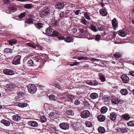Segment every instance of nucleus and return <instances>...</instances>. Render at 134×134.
I'll return each mask as SVG.
<instances>
[{"label":"nucleus","instance_id":"obj_55","mask_svg":"<svg viewBox=\"0 0 134 134\" xmlns=\"http://www.w3.org/2000/svg\"><path fill=\"white\" fill-rule=\"evenodd\" d=\"M120 129V131L121 133H124L126 132L127 131V130L125 128H122L121 129Z\"/></svg>","mask_w":134,"mask_h":134},{"label":"nucleus","instance_id":"obj_4","mask_svg":"<svg viewBox=\"0 0 134 134\" xmlns=\"http://www.w3.org/2000/svg\"><path fill=\"white\" fill-rule=\"evenodd\" d=\"M84 27L82 26L79 27L78 30L79 32H80V34L81 36H84L85 37L88 35V32L87 31H85V32L83 30Z\"/></svg>","mask_w":134,"mask_h":134},{"label":"nucleus","instance_id":"obj_25","mask_svg":"<svg viewBox=\"0 0 134 134\" xmlns=\"http://www.w3.org/2000/svg\"><path fill=\"white\" fill-rule=\"evenodd\" d=\"M49 98L50 100L57 101V98L54 94H51L49 96Z\"/></svg>","mask_w":134,"mask_h":134},{"label":"nucleus","instance_id":"obj_52","mask_svg":"<svg viewBox=\"0 0 134 134\" xmlns=\"http://www.w3.org/2000/svg\"><path fill=\"white\" fill-rule=\"evenodd\" d=\"M110 34L111 35H112L111 36H112V38H114L116 36V35L117 34V32H110Z\"/></svg>","mask_w":134,"mask_h":134},{"label":"nucleus","instance_id":"obj_32","mask_svg":"<svg viewBox=\"0 0 134 134\" xmlns=\"http://www.w3.org/2000/svg\"><path fill=\"white\" fill-rule=\"evenodd\" d=\"M33 7V5L31 4H26L24 5V7L27 9H30L31 8Z\"/></svg>","mask_w":134,"mask_h":134},{"label":"nucleus","instance_id":"obj_11","mask_svg":"<svg viewBox=\"0 0 134 134\" xmlns=\"http://www.w3.org/2000/svg\"><path fill=\"white\" fill-rule=\"evenodd\" d=\"M112 25L114 30H116V29L118 26V22L116 19L114 18L112 21Z\"/></svg>","mask_w":134,"mask_h":134},{"label":"nucleus","instance_id":"obj_41","mask_svg":"<svg viewBox=\"0 0 134 134\" xmlns=\"http://www.w3.org/2000/svg\"><path fill=\"white\" fill-rule=\"evenodd\" d=\"M85 124L86 126L88 127H91L92 126V124L91 122L89 121H86Z\"/></svg>","mask_w":134,"mask_h":134},{"label":"nucleus","instance_id":"obj_59","mask_svg":"<svg viewBox=\"0 0 134 134\" xmlns=\"http://www.w3.org/2000/svg\"><path fill=\"white\" fill-rule=\"evenodd\" d=\"M80 10H77L76 11L74 10H73V11L74 12V13L77 15H78L79 14V12H80Z\"/></svg>","mask_w":134,"mask_h":134},{"label":"nucleus","instance_id":"obj_35","mask_svg":"<svg viewBox=\"0 0 134 134\" xmlns=\"http://www.w3.org/2000/svg\"><path fill=\"white\" fill-rule=\"evenodd\" d=\"M25 21L26 23L28 24H32L33 22V19L31 18H29L26 19Z\"/></svg>","mask_w":134,"mask_h":134},{"label":"nucleus","instance_id":"obj_51","mask_svg":"<svg viewBox=\"0 0 134 134\" xmlns=\"http://www.w3.org/2000/svg\"><path fill=\"white\" fill-rule=\"evenodd\" d=\"M92 86H97L98 85V82L96 80H92Z\"/></svg>","mask_w":134,"mask_h":134},{"label":"nucleus","instance_id":"obj_50","mask_svg":"<svg viewBox=\"0 0 134 134\" xmlns=\"http://www.w3.org/2000/svg\"><path fill=\"white\" fill-rule=\"evenodd\" d=\"M41 120L42 122H44L46 121V118L44 116H42L41 117Z\"/></svg>","mask_w":134,"mask_h":134},{"label":"nucleus","instance_id":"obj_58","mask_svg":"<svg viewBox=\"0 0 134 134\" xmlns=\"http://www.w3.org/2000/svg\"><path fill=\"white\" fill-rule=\"evenodd\" d=\"M80 102L79 101V100H77V99H76L75 101L74 102V104L75 105H78L79 104H80Z\"/></svg>","mask_w":134,"mask_h":134},{"label":"nucleus","instance_id":"obj_63","mask_svg":"<svg viewBox=\"0 0 134 134\" xmlns=\"http://www.w3.org/2000/svg\"><path fill=\"white\" fill-rule=\"evenodd\" d=\"M130 75L134 77V71H130L129 72Z\"/></svg>","mask_w":134,"mask_h":134},{"label":"nucleus","instance_id":"obj_10","mask_svg":"<svg viewBox=\"0 0 134 134\" xmlns=\"http://www.w3.org/2000/svg\"><path fill=\"white\" fill-rule=\"evenodd\" d=\"M111 102L115 104H121L123 103V101L122 100H120L117 98H114L112 99Z\"/></svg>","mask_w":134,"mask_h":134},{"label":"nucleus","instance_id":"obj_28","mask_svg":"<svg viewBox=\"0 0 134 134\" xmlns=\"http://www.w3.org/2000/svg\"><path fill=\"white\" fill-rule=\"evenodd\" d=\"M91 98L93 99H95L97 98L98 97V94L95 93H93L90 94Z\"/></svg>","mask_w":134,"mask_h":134},{"label":"nucleus","instance_id":"obj_62","mask_svg":"<svg viewBox=\"0 0 134 134\" xmlns=\"http://www.w3.org/2000/svg\"><path fill=\"white\" fill-rule=\"evenodd\" d=\"M90 60L91 61H100V60L99 59H98L96 58H92L90 59Z\"/></svg>","mask_w":134,"mask_h":134},{"label":"nucleus","instance_id":"obj_12","mask_svg":"<svg viewBox=\"0 0 134 134\" xmlns=\"http://www.w3.org/2000/svg\"><path fill=\"white\" fill-rule=\"evenodd\" d=\"M3 72L5 74L12 75L14 74V71L11 70L9 69H5L3 71Z\"/></svg>","mask_w":134,"mask_h":134},{"label":"nucleus","instance_id":"obj_27","mask_svg":"<svg viewBox=\"0 0 134 134\" xmlns=\"http://www.w3.org/2000/svg\"><path fill=\"white\" fill-rule=\"evenodd\" d=\"M99 78L100 80L102 82H104L105 81L106 79L104 75L101 74L99 75Z\"/></svg>","mask_w":134,"mask_h":134},{"label":"nucleus","instance_id":"obj_42","mask_svg":"<svg viewBox=\"0 0 134 134\" xmlns=\"http://www.w3.org/2000/svg\"><path fill=\"white\" fill-rule=\"evenodd\" d=\"M12 50L9 48H6L4 50V53H10L12 52Z\"/></svg>","mask_w":134,"mask_h":134},{"label":"nucleus","instance_id":"obj_7","mask_svg":"<svg viewBox=\"0 0 134 134\" xmlns=\"http://www.w3.org/2000/svg\"><path fill=\"white\" fill-rule=\"evenodd\" d=\"M56 9H63L64 7V4L62 2H58L56 3Z\"/></svg>","mask_w":134,"mask_h":134},{"label":"nucleus","instance_id":"obj_19","mask_svg":"<svg viewBox=\"0 0 134 134\" xmlns=\"http://www.w3.org/2000/svg\"><path fill=\"white\" fill-rule=\"evenodd\" d=\"M17 40L15 39H13L8 41L9 44L11 46H13L17 43Z\"/></svg>","mask_w":134,"mask_h":134},{"label":"nucleus","instance_id":"obj_21","mask_svg":"<svg viewBox=\"0 0 134 134\" xmlns=\"http://www.w3.org/2000/svg\"><path fill=\"white\" fill-rule=\"evenodd\" d=\"M98 120L100 122H103L105 119V117L103 115H100L97 117Z\"/></svg>","mask_w":134,"mask_h":134},{"label":"nucleus","instance_id":"obj_26","mask_svg":"<svg viewBox=\"0 0 134 134\" xmlns=\"http://www.w3.org/2000/svg\"><path fill=\"white\" fill-rule=\"evenodd\" d=\"M57 112L55 111L51 112L49 114V116L52 117L53 118H55L57 116Z\"/></svg>","mask_w":134,"mask_h":134},{"label":"nucleus","instance_id":"obj_34","mask_svg":"<svg viewBox=\"0 0 134 134\" xmlns=\"http://www.w3.org/2000/svg\"><path fill=\"white\" fill-rule=\"evenodd\" d=\"M107 110V108L105 107H102L100 109V112L102 113H105Z\"/></svg>","mask_w":134,"mask_h":134},{"label":"nucleus","instance_id":"obj_56","mask_svg":"<svg viewBox=\"0 0 134 134\" xmlns=\"http://www.w3.org/2000/svg\"><path fill=\"white\" fill-rule=\"evenodd\" d=\"M77 59L80 60H87L88 59H87L86 57H84L82 56L78 57Z\"/></svg>","mask_w":134,"mask_h":134},{"label":"nucleus","instance_id":"obj_2","mask_svg":"<svg viewBox=\"0 0 134 134\" xmlns=\"http://www.w3.org/2000/svg\"><path fill=\"white\" fill-rule=\"evenodd\" d=\"M27 88L29 92L31 93L34 94L37 91V88L36 86L33 84H29L27 86Z\"/></svg>","mask_w":134,"mask_h":134},{"label":"nucleus","instance_id":"obj_37","mask_svg":"<svg viewBox=\"0 0 134 134\" xmlns=\"http://www.w3.org/2000/svg\"><path fill=\"white\" fill-rule=\"evenodd\" d=\"M96 26L98 28V30L99 31H102L104 29V28L101 25L97 24Z\"/></svg>","mask_w":134,"mask_h":134},{"label":"nucleus","instance_id":"obj_3","mask_svg":"<svg viewBox=\"0 0 134 134\" xmlns=\"http://www.w3.org/2000/svg\"><path fill=\"white\" fill-rule=\"evenodd\" d=\"M21 56L18 55L15 56L13 60L12 64L15 65L19 64L20 63Z\"/></svg>","mask_w":134,"mask_h":134},{"label":"nucleus","instance_id":"obj_36","mask_svg":"<svg viewBox=\"0 0 134 134\" xmlns=\"http://www.w3.org/2000/svg\"><path fill=\"white\" fill-rule=\"evenodd\" d=\"M66 113L68 115L73 116L74 115V112L73 110H67L66 111Z\"/></svg>","mask_w":134,"mask_h":134},{"label":"nucleus","instance_id":"obj_6","mask_svg":"<svg viewBox=\"0 0 134 134\" xmlns=\"http://www.w3.org/2000/svg\"><path fill=\"white\" fill-rule=\"evenodd\" d=\"M26 45L30 47H32L34 48H35L37 50H40L42 49V47L38 44L36 45V46L30 43H26Z\"/></svg>","mask_w":134,"mask_h":134},{"label":"nucleus","instance_id":"obj_61","mask_svg":"<svg viewBox=\"0 0 134 134\" xmlns=\"http://www.w3.org/2000/svg\"><path fill=\"white\" fill-rule=\"evenodd\" d=\"M86 83L88 84L89 85H91L92 86V81H90V80L87 81L86 82Z\"/></svg>","mask_w":134,"mask_h":134},{"label":"nucleus","instance_id":"obj_48","mask_svg":"<svg viewBox=\"0 0 134 134\" xmlns=\"http://www.w3.org/2000/svg\"><path fill=\"white\" fill-rule=\"evenodd\" d=\"M67 13H65L64 12H62L60 13L59 14V17L60 18H62L64 17L65 15H67Z\"/></svg>","mask_w":134,"mask_h":134},{"label":"nucleus","instance_id":"obj_24","mask_svg":"<svg viewBox=\"0 0 134 134\" xmlns=\"http://www.w3.org/2000/svg\"><path fill=\"white\" fill-rule=\"evenodd\" d=\"M98 131L99 133H105V130L104 127L99 126L98 128Z\"/></svg>","mask_w":134,"mask_h":134},{"label":"nucleus","instance_id":"obj_13","mask_svg":"<svg viewBox=\"0 0 134 134\" xmlns=\"http://www.w3.org/2000/svg\"><path fill=\"white\" fill-rule=\"evenodd\" d=\"M29 125L33 127H35L37 126V123L34 121H30L28 122Z\"/></svg>","mask_w":134,"mask_h":134},{"label":"nucleus","instance_id":"obj_38","mask_svg":"<svg viewBox=\"0 0 134 134\" xmlns=\"http://www.w3.org/2000/svg\"><path fill=\"white\" fill-rule=\"evenodd\" d=\"M52 32V30L50 28H47L45 31L46 34L48 35L51 34Z\"/></svg>","mask_w":134,"mask_h":134},{"label":"nucleus","instance_id":"obj_49","mask_svg":"<svg viewBox=\"0 0 134 134\" xmlns=\"http://www.w3.org/2000/svg\"><path fill=\"white\" fill-rule=\"evenodd\" d=\"M81 22L86 25H87V21L84 18L81 19Z\"/></svg>","mask_w":134,"mask_h":134},{"label":"nucleus","instance_id":"obj_45","mask_svg":"<svg viewBox=\"0 0 134 134\" xmlns=\"http://www.w3.org/2000/svg\"><path fill=\"white\" fill-rule=\"evenodd\" d=\"M27 64L29 66H32L34 65V62L32 60H29Z\"/></svg>","mask_w":134,"mask_h":134},{"label":"nucleus","instance_id":"obj_22","mask_svg":"<svg viewBox=\"0 0 134 134\" xmlns=\"http://www.w3.org/2000/svg\"><path fill=\"white\" fill-rule=\"evenodd\" d=\"M65 41L66 42L70 43L73 42V39L69 36H68L65 37Z\"/></svg>","mask_w":134,"mask_h":134},{"label":"nucleus","instance_id":"obj_60","mask_svg":"<svg viewBox=\"0 0 134 134\" xmlns=\"http://www.w3.org/2000/svg\"><path fill=\"white\" fill-rule=\"evenodd\" d=\"M37 25L38 27H39L40 28H42L43 26V24L42 23H37Z\"/></svg>","mask_w":134,"mask_h":134},{"label":"nucleus","instance_id":"obj_44","mask_svg":"<svg viewBox=\"0 0 134 134\" xmlns=\"http://www.w3.org/2000/svg\"><path fill=\"white\" fill-rule=\"evenodd\" d=\"M127 125L129 126H134V121H132L128 122L127 123Z\"/></svg>","mask_w":134,"mask_h":134},{"label":"nucleus","instance_id":"obj_17","mask_svg":"<svg viewBox=\"0 0 134 134\" xmlns=\"http://www.w3.org/2000/svg\"><path fill=\"white\" fill-rule=\"evenodd\" d=\"M121 117L122 119L126 121L129 120L130 118V116L128 114H125L122 115Z\"/></svg>","mask_w":134,"mask_h":134},{"label":"nucleus","instance_id":"obj_20","mask_svg":"<svg viewBox=\"0 0 134 134\" xmlns=\"http://www.w3.org/2000/svg\"><path fill=\"white\" fill-rule=\"evenodd\" d=\"M65 98V96L60 98L58 100H57V101L59 103H64L66 102Z\"/></svg>","mask_w":134,"mask_h":134},{"label":"nucleus","instance_id":"obj_54","mask_svg":"<svg viewBox=\"0 0 134 134\" xmlns=\"http://www.w3.org/2000/svg\"><path fill=\"white\" fill-rule=\"evenodd\" d=\"M101 35H100L97 34L96 35L95 40H96L98 41L100 39Z\"/></svg>","mask_w":134,"mask_h":134},{"label":"nucleus","instance_id":"obj_33","mask_svg":"<svg viewBox=\"0 0 134 134\" xmlns=\"http://www.w3.org/2000/svg\"><path fill=\"white\" fill-rule=\"evenodd\" d=\"M8 10L11 12H15L17 10L16 8L14 7H10L8 8Z\"/></svg>","mask_w":134,"mask_h":134},{"label":"nucleus","instance_id":"obj_40","mask_svg":"<svg viewBox=\"0 0 134 134\" xmlns=\"http://www.w3.org/2000/svg\"><path fill=\"white\" fill-rule=\"evenodd\" d=\"M91 29L94 32H96L97 31V30L96 27L93 25H91L90 26Z\"/></svg>","mask_w":134,"mask_h":134},{"label":"nucleus","instance_id":"obj_23","mask_svg":"<svg viewBox=\"0 0 134 134\" xmlns=\"http://www.w3.org/2000/svg\"><path fill=\"white\" fill-rule=\"evenodd\" d=\"M1 122L5 126H8L10 125V123L7 120L5 119L2 120L1 121Z\"/></svg>","mask_w":134,"mask_h":134},{"label":"nucleus","instance_id":"obj_39","mask_svg":"<svg viewBox=\"0 0 134 134\" xmlns=\"http://www.w3.org/2000/svg\"><path fill=\"white\" fill-rule=\"evenodd\" d=\"M113 55L114 57L116 58H119L121 57V54L120 53L117 52L115 54H114Z\"/></svg>","mask_w":134,"mask_h":134},{"label":"nucleus","instance_id":"obj_47","mask_svg":"<svg viewBox=\"0 0 134 134\" xmlns=\"http://www.w3.org/2000/svg\"><path fill=\"white\" fill-rule=\"evenodd\" d=\"M14 86L12 83H9L7 85L6 87L7 88H11L14 87Z\"/></svg>","mask_w":134,"mask_h":134},{"label":"nucleus","instance_id":"obj_64","mask_svg":"<svg viewBox=\"0 0 134 134\" xmlns=\"http://www.w3.org/2000/svg\"><path fill=\"white\" fill-rule=\"evenodd\" d=\"M77 29L75 27H74L72 29V31L74 33H76L77 32Z\"/></svg>","mask_w":134,"mask_h":134},{"label":"nucleus","instance_id":"obj_43","mask_svg":"<svg viewBox=\"0 0 134 134\" xmlns=\"http://www.w3.org/2000/svg\"><path fill=\"white\" fill-rule=\"evenodd\" d=\"M59 34V33L58 32L54 31H53L51 34L53 36H57Z\"/></svg>","mask_w":134,"mask_h":134},{"label":"nucleus","instance_id":"obj_1","mask_svg":"<svg viewBox=\"0 0 134 134\" xmlns=\"http://www.w3.org/2000/svg\"><path fill=\"white\" fill-rule=\"evenodd\" d=\"M50 12V10L48 7H44L40 12V16L42 17H43L49 14Z\"/></svg>","mask_w":134,"mask_h":134},{"label":"nucleus","instance_id":"obj_57","mask_svg":"<svg viewBox=\"0 0 134 134\" xmlns=\"http://www.w3.org/2000/svg\"><path fill=\"white\" fill-rule=\"evenodd\" d=\"M79 63V62H73L72 64H69V65L71 66H72L75 65H76Z\"/></svg>","mask_w":134,"mask_h":134},{"label":"nucleus","instance_id":"obj_29","mask_svg":"<svg viewBox=\"0 0 134 134\" xmlns=\"http://www.w3.org/2000/svg\"><path fill=\"white\" fill-rule=\"evenodd\" d=\"M66 94L67 97L69 99L68 101H70L72 100L73 98H74V96L71 94H69L67 93H64V95L65 94Z\"/></svg>","mask_w":134,"mask_h":134},{"label":"nucleus","instance_id":"obj_5","mask_svg":"<svg viewBox=\"0 0 134 134\" xmlns=\"http://www.w3.org/2000/svg\"><path fill=\"white\" fill-rule=\"evenodd\" d=\"M90 115V113L88 110H84L81 112V116L82 118L86 119L88 118Z\"/></svg>","mask_w":134,"mask_h":134},{"label":"nucleus","instance_id":"obj_14","mask_svg":"<svg viewBox=\"0 0 134 134\" xmlns=\"http://www.w3.org/2000/svg\"><path fill=\"white\" fill-rule=\"evenodd\" d=\"M110 115V118L111 120L114 121L116 119L117 114L115 112H112L111 113Z\"/></svg>","mask_w":134,"mask_h":134},{"label":"nucleus","instance_id":"obj_46","mask_svg":"<svg viewBox=\"0 0 134 134\" xmlns=\"http://www.w3.org/2000/svg\"><path fill=\"white\" fill-rule=\"evenodd\" d=\"M84 16L85 18L87 19L88 20L90 19V17L88 13L86 12H85L84 13Z\"/></svg>","mask_w":134,"mask_h":134},{"label":"nucleus","instance_id":"obj_53","mask_svg":"<svg viewBox=\"0 0 134 134\" xmlns=\"http://www.w3.org/2000/svg\"><path fill=\"white\" fill-rule=\"evenodd\" d=\"M25 13H21L20 15L18 16V17L20 18L21 19L25 16Z\"/></svg>","mask_w":134,"mask_h":134},{"label":"nucleus","instance_id":"obj_16","mask_svg":"<svg viewBox=\"0 0 134 134\" xmlns=\"http://www.w3.org/2000/svg\"><path fill=\"white\" fill-rule=\"evenodd\" d=\"M13 119L15 121H18L21 119V117L18 114H16L13 116Z\"/></svg>","mask_w":134,"mask_h":134},{"label":"nucleus","instance_id":"obj_8","mask_svg":"<svg viewBox=\"0 0 134 134\" xmlns=\"http://www.w3.org/2000/svg\"><path fill=\"white\" fill-rule=\"evenodd\" d=\"M121 78L124 83L128 82L129 81V77L125 74L122 75L121 76Z\"/></svg>","mask_w":134,"mask_h":134},{"label":"nucleus","instance_id":"obj_15","mask_svg":"<svg viewBox=\"0 0 134 134\" xmlns=\"http://www.w3.org/2000/svg\"><path fill=\"white\" fill-rule=\"evenodd\" d=\"M118 34L120 36L122 37L125 36L127 35V33L124 30H119L118 32Z\"/></svg>","mask_w":134,"mask_h":134},{"label":"nucleus","instance_id":"obj_18","mask_svg":"<svg viewBox=\"0 0 134 134\" xmlns=\"http://www.w3.org/2000/svg\"><path fill=\"white\" fill-rule=\"evenodd\" d=\"M100 14L103 16H105L107 15L108 14L107 12L104 9H101L100 10Z\"/></svg>","mask_w":134,"mask_h":134},{"label":"nucleus","instance_id":"obj_30","mask_svg":"<svg viewBox=\"0 0 134 134\" xmlns=\"http://www.w3.org/2000/svg\"><path fill=\"white\" fill-rule=\"evenodd\" d=\"M28 104L26 103H19L18 104V107L21 108H24L27 106Z\"/></svg>","mask_w":134,"mask_h":134},{"label":"nucleus","instance_id":"obj_31","mask_svg":"<svg viewBox=\"0 0 134 134\" xmlns=\"http://www.w3.org/2000/svg\"><path fill=\"white\" fill-rule=\"evenodd\" d=\"M120 93L122 95H125L128 94V92L126 89H123L121 90Z\"/></svg>","mask_w":134,"mask_h":134},{"label":"nucleus","instance_id":"obj_9","mask_svg":"<svg viewBox=\"0 0 134 134\" xmlns=\"http://www.w3.org/2000/svg\"><path fill=\"white\" fill-rule=\"evenodd\" d=\"M60 127L62 129L66 130L69 128V125L67 123L63 122L60 123L59 125Z\"/></svg>","mask_w":134,"mask_h":134}]
</instances>
